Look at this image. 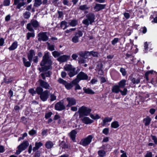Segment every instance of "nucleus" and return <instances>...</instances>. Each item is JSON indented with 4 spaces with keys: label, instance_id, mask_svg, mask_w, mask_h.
Wrapping results in <instances>:
<instances>
[{
    "label": "nucleus",
    "instance_id": "ea45409f",
    "mask_svg": "<svg viewBox=\"0 0 157 157\" xmlns=\"http://www.w3.org/2000/svg\"><path fill=\"white\" fill-rule=\"evenodd\" d=\"M41 4L42 2L41 0H35V2L34 4V6L37 7Z\"/></svg>",
    "mask_w": 157,
    "mask_h": 157
},
{
    "label": "nucleus",
    "instance_id": "473e14b6",
    "mask_svg": "<svg viewBox=\"0 0 157 157\" xmlns=\"http://www.w3.org/2000/svg\"><path fill=\"white\" fill-rule=\"evenodd\" d=\"M132 82L134 84H138L140 82V79L139 78H131Z\"/></svg>",
    "mask_w": 157,
    "mask_h": 157
},
{
    "label": "nucleus",
    "instance_id": "1a4fd4ad",
    "mask_svg": "<svg viewBox=\"0 0 157 157\" xmlns=\"http://www.w3.org/2000/svg\"><path fill=\"white\" fill-rule=\"evenodd\" d=\"M83 35L82 32L79 30L75 33V36L72 39V41L74 43H76L79 42V38L82 37Z\"/></svg>",
    "mask_w": 157,
    "mask_h": 157
},
{
    "label": "nucleus",
    "instance_id": "f8f14e48",
    "mask_svg": "<svg viewBox=\"0 0 157 157\" xmlns=\"http://www.w3.org/2000/svg\"><path fill=\"white\" fill-rule=\"evenodd\" d=\"M24 0H14V4L15 5L17 4V8L20 9L22 6L26 4Z\"/></svg>",
    "mask_w": 157,
    "mask_h": 157
},
{
    "label": "nucleus",
    "instance_id": "bf43d9fd",
    "mask_svg": "<svg viewBox=\"0 0 157 157\" xmlns=\"http://www.w3.org/2000/svg\"><path fill=\"white\" fill-rule=\"evenodd\" d=\"M10 0H5L4 2V5L5 6H8L10 5Z\"/></svg>",
    "mask_w": 157,
    "mask_h": 157
},
{
    "label": "nucleus",
    "instance_id": "c85d7f7f",
    "mask_svg": "<svg viewBox=\"0 0 157 157\" xmlns=\"http://www.w3.org/2000/svg\"><path fill=\"white\" fill-rule=\"evenodd\" d=\"M111 125L112 128H116L119 126V123L117 121H114L112 122Z\"/></svg>",
    "mask_w": 157,
    "mask_h": 157
},
{
    "label": "nucleus",
    "instance_id": "6ab92c4d",
    "mask_svg": "<svg viewBox=\"0 0 157 157\" xmlns=\"http://www.w3.org/2000/svg\"><path fill=\"white\" fill-rule=\"evenodd\" d=\"M105 6V4H96L95 6L94 7V9L96 11H98L100 10L104 9Z\"/></svg>",
    "mask_w": 157,
    "mask_h": 157
},
{
    "label": "nucleus",
    "instance_id": "0eeeda50",
    "mask_svg": "<svg viewBox=\"0 0 157 157\" xmlns=\"http://www.w3.org/2000/svg\"><path fill=\"white\" fill-rule=\"evenodd\" d=\"M93 138V137L92 135H89L86 137L82 139L81 140L80 144L84 146H86L91 143Z\"/></svg>",
    "mask_w": 157,
    "mask_h": 157
},
{
    "label": "nucleus",
    "instance_id": "c756f323",
    "mask_svg": "<svg viewBox=\"0 0 157 157\" xmlns=\"http://www.w3.org/2000/svg\"><path fill=\"white\" fill-rule=\"evenodd\" d=\"M126 81L124 79L121 80L118 83V86L120 88H124V87L126 84Z\"/></svg>",
    "mask_w": 157,
    "mask_h": 157
},
{
    "label": "nucleus",
    "instance_id": "f704fd0d",
    "mask_svg": "<svg viewBox=\"0 0 157 157\" xmlns=\"http://www.w3.org/2000/svg\"><path fill=\"white\" fill-rule=\"evenodd\" d=\"M78 24V21L75 20H73L69 23V25L72 27H75Z\"/></svg>",
    "mask_w": 157,
    "mask_h": 157
},
{
    "label": "nucleus",
    "instance_id": "39448f33",
    "mask_svg": "<svg viewBox=\"0 0 157 157\" xmlns=\"http://www.w3.org/2000/svg\"><path fill=\"white\" fill-rule=\"evenodd\" d=\"M29 145V143L27 141H24L22 143L18 146V149L16 151V154L17 155L20 154L22 151L25 150Z\"/></svg>",
    "mask_w": 157,
    "mask_h": 157
},
{
    "label": "nucleus",
    "instance_id": "13d9d810",
    "mask_svg": "<svg viewBox=\"0 0 157 157\" xmlns=\"http://www.w3.org/2000/svg\"><path fill=\"white\" fill-rule=\"evenodd\" d=\"M119 41V39L118 38H115L112 41V44L114 45L116 43H117Z\"/></svg>",
    "mask_w": 157,
    "mask_h": 157
},
{
    "label": "nucleus",
    "instance_id": "f03ea898",
    "mask_svg": "<svg viewBox=\"0 0 157 157\" xmlns=\"http://www.w3.org/2000/svg\"><path fill=\"white\" fill-rule=\"evenodd\" d=\"M91 112V109L83 105L79 108L78 112L79 117H81L83 116H88Z\"/></svg>",
    "mask_w": 157,
    "mask_h": 157
},
{
    "label": "nucleus",
    "instance_id": "2f4dec72",
    "mask_svg": "<svg viewBox=\"0 0 157 157\" xmlns=\"http://www.w3.org/2000/svg\"><path fill=\"white\" fill-rule=\"evenodd\" d=\"M23 61L24 65L27 67H29L31 65V63L30 62L26 61V59L25 58H23Z\"/></svg>",
    "mask_w": 157,
    "mask_h": 157
},
{
    "label": "nucleus",
    "instance_id": "b1692460",
    "mask_svg": "<svg viewBox=\"0 0 157 157\" xmlns=\"http://www.w3.org/2000/svg\"><path fill=\"white\" fill-rule=\"evenodd\" d=\"M18 43L16 41L13 42L9 48L10 50H13L16 49L17 47Z\"/></svg>",
    "mask_w": 157,
    "mask_h": 157
},
{
    "label": "nucleus",
    "instance_id": "a19ab883",
    "mask_svg": "<svg viewBox=\"0 0 157 157\" xmlns=\"http://www.w3.org/2000/svg\"><path fill=\"white\" fill-rule=\"evenodd\" d=\"M43 89L42 88L40 87H37L36 89V92L38 94L40 95V94L43 92Z\"/></svg>",
    "mask_w": 157,
    "mask_h": 157
},
{
    "label": "nucleus",
    "instance_id": "dca6fc26",
    "mask_svg": "<svg viewBox=\"0 0 157 157\" xmlns=\"http://www.w3.org/2000/svg\"><path fill=\"white\" fill-rule=\"evenodd\" d=\"M77 77L80 80H86L87 79L88 77L86 74L82 72H81L77 75Z\"/></svg>",
    "mask_w": 157,
    "mask_h": 157
},
{
    "label": "nucleus",
    "instance_id": "6e6d98bb",
    "mask_svg": "<svg viewBox=\"0 0 157 157\" xmlns=\"http://www.w3.org/2000/svg\"><path fill=\"white\" fill-rule=\"evenodd\" d=\"M97 66L98 68V69L99 70L101 69L102 67V63L100 61L98 63Z\"/></svg>",
    "mask_w": 157,
    "mask_h": 157
},
{
    "label": "nucleus",
    "instance_id": "0e129e2a",
    "mask_svg": "<svg viewBox=\"0 0 157 157\" xmlns=\"http://www.w3.org/2000/svg\"><path fill=\"white\" fill-rule=\"evenodd\" d=\"M52 114V113L51 112H49L47 113L45 115V117L46 118H48L50 117Z\"/></svg>",
    "mask_w": 157,
    "mask_h": 157
},
{
    "label": "nucleus",
    "instance_id": "7ed1b4c3",
    "mask_svg": "<svg viewBox=\"0 0 157 157\" xmlns=\"http://www.w3.org/2000/svg\"><path fill=\"white\" fill-rule=\"evenodd\" d=\"M64 69L68 72V74L70 77H72L77 74L75 71V68L71 64H66L64 66Z\"/></svg>",
    "mask_w": 157,
    "mask_h": 157
},
{
    "label": "nucleus",
    "instance_id": "de8ad7c7",
    "mask_svg": "<svg viewBox=\"0 0 157 157\" xmlns=\"http://www.w3.org/2000/svg\"><path fill=\"white\" fill-rule=\"evenodd\" d=\"M89 54L92 55L94 57H97L98 55V53L97 52L91 51L89 52Z\"/></svg>",
    "mask_w": 157,
    "mask_h": 157
},
{
    "label": "nucleus",
    "instance_id": "a211bd4d",
    "mask_svg": "<svg viewBox=\"0 0 157 157\" xmlns=\"http://www.w3.org/2000/svg\"><path fill=\"white\" fill-rule=\"evenodd\" d=\"M39 81L40 86L42 87L45 89H48L49 88L50 86L47 82H44L41 79L39 80Z\"/></svg>",
    "mask_w": 157,
    "mask_h": 157
},
{
    "label": "nucleus",
    "instance_id": "4c0bfd02",
    "mask_svg": "<svg viewBox=\"0 0 157 157\" xmlns=\"http://www.w3.org/2000/svg\"><path fill=\"white\" fill-rule=\"evenodd\" d=\"M62 54H63V53L61 52H58L57 51H54L52 52V55L55 58L59 56Z\"/></svg>",
    "mask_w": 157,
    "mask_h": 157
},
{
    "label": "nucleus",
    "instance_id": "e433bc0d",
    "mask_svg": "<svg viewBox=\"0 0 157 157\" xmlns=\"http://www.w3.org/2000/svg\"><path fill=\"white\" fill-rule=\"evenodd\" d=\"M99 155L101 157H103L105 155L106 152L104 150H100L98 151Z\"/></svg>",
    "mask_w": 157,
    "mask_h": 157
},
{
    "label": "nucleus",
    "instance_id": "79ce46f5",
    "mask_svg": "<svg viewBox=\"0 0 157 157\" xmlns=\"http://www.w3.org/2000/svg\"><path fill=\"white\" fill-rule=\"evenodd\" d=\"M35 35L34 32L29 33V32L27 33V39L29 40L30 37H34Z\"/></svg>",
    "mask_w": 157,
    "mask_h": 157
},
{
    "label": "nucleus",
    "instance_id": "ddd939ff",
    "mask_svg": "<svg viewBox=\"0 0 157 157\" xmlns=\"http://www.w3.org/2000/svg\"><path fill=\"white\" fill-rule=\"evenodd\" d=\"M70 58V56L63 55L57 58V60L59 62L63 63L66 61L67 60L69 59Z\"/></svg>",
    "mask_w": 157,
    "mask_h": 157
},
{
    "label": "nucleus",
    "instance_id": "052dcab7",
    "mask_svg": "<svg viewBox=\"0 0 157 157\" xmlns=\"http://www.w3.org/2000/svg\"><path fill=\"white\" fill-rule=\"evenodd\" d=\"M135 48V51H134L133 50H132V52L134 53H136L138 51V49L137 48V46L136 45H134L131 48V49H132V48Z\"/></svg>",
    "mask_w": 157,
    "mask_h": 157
},
{
    "label": "nucleus",
    "instance_id": "412c9836",
    "mask_svg": "<svg viewBox=\"0 0 157 157\" xmlns=\"http://www.w3.org/2000/svg\"><path fill=\"white\" fill-rule=\"evenodd\" d=\"M35 55V53L33 50H30L28 54V58L30 61L32 60L33 57Z\"/></svg>",
    "mask_w": 157,
    "mask_h": 157
},
{
    "label": "nucleus",
    "instance_id": "393cba45",
    "mask_svg": "<svg viewBox=\"0 0 157 157\" xmlns=\"http://www.w3.org/2000/svg\"><path fill=\"white\" fill-rule=\"evenodd\" d=\"M69 25V24H68V23L65 21H63L61 22L60 27L63 30L65 29L67 27H68Z\"/></svg>",
    "mask_w": 157,
    "mask_h": 157
},
{
    "label": "nucleus",
    "instance_id": "774afa93",
    "mask_svg": "<svg viewBox=\"0 0 157 157\" xmlns=\"http://www.w3.org/2000/svg\"><path fill=\"white\" fill-rule=\"evenodd\" d=\"M145 157H152V153L150 152H147L145 155Z\"/></svg>",
    "mask_w": 157,
    "mask_h": 157
},
{
    "label": "nucleus",
    "instance_id": "cd10ccee",
    "mask_svg": "<svg viewBox=\"0 0 157 157\" xmlns=\"http://www.w3.org/2000/svg\"><path fill=\"white\" fill-rule=\"evenodd\" d=\"M51 74V73L50 71H48L47 72L42 73L41 75L43 79H45V76L49 77L50 76Z\"/></svg>",
    "mask_w": 157,
    "mask_h": 157
},
{
    "label": "nucleus",
    "instance_id": "58836bf2",
    "mask_svg": "<svg viewBox=\"0 0 157 157\" xmlns=\"http://www.w3.org/2000/svg\"><path fill=\"white\" fill-rule=\"evenodd\" d=\"M153 72V70H151L147 72L145 74V77L147 81L149 80L148 76L150 74H152Z\"/></svg>",
    "mask_w": 157,
    "mask_h": 157
},
{
    "label": "nucleus",
    "instance_id": "864d4df0",
    "mask_svg": "<svg viewBox=\"0 0 157 157\" xmlns=\"http://www.w3.org/2000/svg\"><path fill=\"white\" fill-rule=\"evenodd\" d=\"M109 129L107 128H105L102 131V133L105 135H107L109 133Z\"/></svg>",
    "mask_w": 157,
    "mask_h": 157
},
{
    "label": "nucleus",
    "instance_id": "20e7f679",
    "mask_svg": "<svg viewBox=\"0 0 157 157\" xmlns=\"http://www.w3.org/2000/svg\"><path fill=\"white\" fill-rule=\"evenodd\" d=\"M86 18L82 21V23L84 25L88 26L94 21V14L90 13L86 15Z\"/></svg>",
    "mask_w": 157,
    "mask_h": 157
},
{
    "label": "nucleus",
    "instance_id": "4d7b16f0",
    "mask_svg": "<svg viewBox=\"0 0 157 157\" xmlns=\"http://www.w3.org/2000/svg\"><path fill=\"white\" fill-rule=\"evenodd\" d=\"M76 29L75 28H71L69 29H67L65 31V33H71L72 31H74L76 30Z\"/></svg>",
    "mask_w": 157,
    "mask_h": 157
},
{
    "label": "nucleus",
    "instance_id": "680f3d73",
    "mask_svg": "<svg viewBox=\"0 0 157 157\" xmlns=\"http://www.w3.org/2000/svg\"><path fill=\"white\" fill-rule=\"evenodd\" d=\"M48 49L51 51H53L54 50H55L54 45H51L48 47Z\"/></svg>",
    "mask_w": 157,
    "mask_h": 157
},
{
    "label": "nucleus",
    "instance_id": "72a5a7b5",
    "mask_svg": "<svg viewBox=\"0 0 157 157\" xmlns=\"http://www.w3.org/2000/svg\"><path fill=\"white\" fill-rule=\"evenodd\" d=\"M112 119V117H105L103 121V125H104L105 124L108 122H110Z\"/></svg>",
    "mask_w": 157,
    "mask_h": 157
},
{
    "label": "nucleus",
    "instance_id": "6e6552de",
    "mask_svg": "<svg viewBox=\"0 0 157 157\" xmlns=\"http://www.w3.org/2000/svg\"><path fill=\"white\" fill-rule=\"evenodd\" d=\"M58 82L60 84L63 85L65 88L67 90L71 89L73 87V85H72L71 82V83H68L66 81L64 80L61 78L58 79Z\"/></svg>",
    "mask_w": 157,
    "mask_h": 157
},
{
    "label": "nucleus",
    "instance_id": "69168bd1",
    "mask_svg": "<svg viewBox=\"0 0 157 157\" xmlns=\"http://www.w3.org/2000/svg\"><path fill=\"white\" fill-rule=\"evenodd\" d=\"M124 15L125 17L127 19H128L130 17V15L129 14L127 13H124Z\"/></svg>",
    "mask_w": 157,
    "mask_h": 157
},
{
    "label": "nucleus",
    "instance_id": "a878e982",
    "mask_svg": "<svg viewBox=\"0 0 157 157\" xmlns=\"http://www.w3.org/2000/svg\"><path fill=\"white\" fill-rule=\"evenodd\" d=\"M83 90L84 93L87 94H94V92L92 90L89 88L84 87Z\"/></svg>",
    "mask_w": 157,
    "mask_h": 157
},
{
    "label": "nucleus",
    "instance_id": "bb28decb",
    "mask_svg": "<svg viewBox=\"0 0 157 157\" xmlns=\"http://www.w3.org/2000/svg\"><path fill=\"white\" fill-rule=\"evenodd\" d=\"M77 134V132L75 130L72 131L70 133V136L73 140H74L75 139L76 135Z\"/></svg>",
    "mask_w": 157,
    "mask_h": 157
},
{
    "label": "nucleus",
    "instance_id": "9b49d317",
    "mask_svg": "<svg viewBox=\"0 0 157 157\" xmlns=\"http://www.w3.org/2000/svg\"><path fill=\"white\" fill-rule=\"evenodd\" d=\"M66 100L68 102L67 105V107H70L76 104L77 101L76 99L72 97H67L66 98Z\"/></svg>",
    "mask_w": 157,
    "mask_h": 157
},
{
    "label": "nucleus",
    "instance_id": "e2e57ef3",
    "mask_svg": "<svg viewBox=\"0 0 157 157\" xmlns=\"http://www.w3.org/2000/svg\"><path fill=\"white\" fill-rule=\"evenodd\" d=\"M148 46V44H147V42H145L144 44V48L145 52H146L147 50Z\"/></svg>",
    "mask_w": 157,
    "mask_h": 157
},
{
    "label": "nucleus",
    "instance_id": "9d476101",
    "mask_svg": "<svg viewBox=\"0 0 157 157\" xmlns=\"http://www.w3.org/2000/svg\"><path fill=\"white\" fill-rule=\"evenodd\" d=\"M38 40L39 41H46L48 40V37L47 35V32H40L38 34Z\"/></svg>",
    "mask_w": 157,
    "mask_h": 157
},
{
    "label": "nucleus",
    "instance_id": "c03bdc74",
    "mask_svg": "<svg viewBox=\"0 0 157 157\" xmlns=\"http://www.w3.org/2000/svg\"><path fill=\"white\" fill-rule=\"evenodd\" d=\"M80 80L79 79V78H78L77 77V78L73 80L71 82V83L73 86L75 85L78 84V83L79 82Z\"/></svg>",
    "mask_w": 157,
    "mask_h": 157
},
{
    "label": "nucleus",
    "instance_id": "aec40b11",
    "mask_svg": "<svg viewBox=\"0 0 157 157\" xmlns=\"http://www.w3.org/2000/svg\"><path fill=\"white\" fill-rule=\"evenodd\" d=\"M43 145V144L41 142H36L35 144V146L33 147V151H35L38 150Z\"/></svg>",
    "mask_w": 157,
    "mask_h": 157
},
{
    "label": "nucleus",
    "instance_id": "f3484780",
    "mask_svg": "<svg viewBox=\"0 0 157 157\" xmlns=\"http://www.w3.org/2000/svg\"><path fill=\"white\" fill-rule=\"evenodd\" d=\"M82 122L85 124H88L92 123L94 121L88 117H84L82 119Z\"/></svg>",
    "mask_w": 157,
    "mask_h": 157
},
{
    "label": "nucleus",
    "instance_id": "37998d69",
    "mask_svg": "<svg viewBox=\"0 0 157 157\" xmlns=\"http://www.w3.org/2000/svg\"><path fill=\"white\" fill-rule=\"evenodd\" d=\"M79 9L82 10H84L88 9L89 7H88L87 5H84L80 6L79 7Z\"/></svg>",
    "mask_w": 157,
    "mask_h": 157
},
{
    "label": "nucleus",
    "instance_id": "338daca9",
    "mask_svg": "<svg viewBox=\"0 0 157 157\" xmlns=\"http://www.w3.org/2000/svg\"><path fill=\"white\" fill-rule=\"evenodd\" d=\"M152 139L153 140L155 144H157V138L155 136H151Z\"/></svg>",
    "mask_w": 157,
    "mask_h": 157
},
{
    "label": "nucleus",
    "instance_id": "49530a36",
    "mask_svg": "<svg viewBox=\"0 0 157 157\" xmlns=\"http://www.w3.org/2000/svg\"><path fill=\"white\" fill-rule=\"evenodd\" d=\"M154 15L152 17L153 18H154V21L155 23H157V12L155 11L154 12Z\"/></svg>",
    "mask_w": 157,
    "mask_h": 157
},
{
    "label": "nucleus",
    "instance_id": "09e8293b",
    "mask_svg": "<svg viewBox=\"0 0 157 157\" xmlns=\"http://www.w3.org/2000/svg\"><path fill=\"white\" fill-rule=\"evenodd\" d=\"M127 90L126 88H124L123 90H120V92L123 95H125L127 94Z\"/></svg>",
    "mask_w": 157,
    "mask_h": 157
},
{
    "label": "nucleus",
    "instance_id": "603ef678",
    "mask_svg": "<svg viewBox=\"0 0 157 157\" xmlns=\"http://www.w3.org/2000/svg\"><path fill=\"white\" fill-rule=\"evenodd\" d=\"M120 71L123 76H125L126 75V72L124 68L122 67L121 68Z\"/></svg>",
    "mask_w": 157,
    "mask_h": 157
},
{
    "label": "nucleus",
    "instance_id": "423d86ee",
    "mask_svg": "<svg viewBox=\"0 0 157 157\" xmlns=\"http://www.w3.org/2000/svg\"><path fill=\"white\" fill-rule=\"evenodd\" d=\"M39 23L36 20L32 19L31 20L30 22L27 24L26 28L29 31L33 32L34 29L33 27L37 28L39 26Z\"/></svg>",
    "mask_w": 157,
    "mask_h": 157
},
{
    "label": "nucleus",
    "instance_id": "4be33fe9",
    "mask_svg": "<svg viewBox=\"0 0 157 157\" xmlns=\"http://www.w3.org/2000/svg\"><path fill=\"white\" fill-rule=\"evenodd\" d=\"M120 88V87L118 85H114L113 86L112 89V92L116 94L118 93L119 92H120V91L121 90Z\"/></svg>",
    "mask_w": 157,
    "mask_h": 157
},
{
    "label": "nucleus",
    "instance_id": "a18cd8bd",
    "mask_svg": "<svg viewBox=\"0 0 157 157\" xmlns=\"http://www.w3.org/2000/svg\"><path fill=\"white\" fill-rule=\"evenodd\" d=\"M23 15L25 18L28 19L30 17V13L29 12L26 11L24 13Z\"/></svg>",
    "mask_w": 157,
    "mask_h": 157
},
{
    "label": "nucleus",
    "instance_id": "c9c22d12",
    "mask_svg": "<svg viewBox=\"0 0 157 157\" xmlns=\"http://www.w3.org/2000/svg\"><path fill=\"white\" fill-rule=\"evenodd\" d=\"M90 117L93 119L96 120L100 118V116L98 114H90Z\"/></svg>",
    "mask_w": 157,
    "mask_h": 157
},
{
    "label": "nucleus",
    "instance_id": "5701e85b",
    "mask_svg": "<svg viewBox=\"0 0 157 157\" xmlns=\"http://www.w3.org/2000/svg\"><path fill=\"white\" fill-rule=\"evenodd\" d=\"M45 145L46 148L50 149L53 147L54 144L52 142L48 140L45 143Z\"/></svg>",
    "mask_w": 157,
    "mask_h": 157
},
{
    "label": "nucleus",
    "instance_id": "4468645a",
    "mask_svg": "<svg viewBox=\"0 0 157 157\" xmlns=\"http://www.w3.org/2000/svg\"><path fill=\"white\" fill-rule=\"evenodd\" d=\"M48 97V92L47 90H45L40 95L41 99L44 101L47 100Z\"/></svg>",
    "mask_w": 157,
    "mask_h": 157
},
{
    "label": "nucleus",
    "instance_id": "8fccbe9b",
    "mask_svg": "<svg viewBox=\"0 0 157 157\" xmlns=\"http://www.w3.org/2000/svg\"><path fill=\"white\" fill-rule=\"evenodd\" d=\"M78 63H79L82 64V63H85L86 62V60H85V59L84 58H81L79 59L78 60Z\"/></svg>",
    "mask_w": 157,
    "mask_h": 157
},
{
    "label": "nucleus",
    "instance_id": "3c124183",
    "mask_svg": "<svg viewBox=\"0 0 157 157\" xmlns=\"http://www.w3.org/2000/svg\"><path fill=\"white\" fill-rule=\"evenodd\" d=\"M36 133V131L34 129H32L29 132V134L30 136H33Z\"/></svg>",
    "mask_w": 157,
    "mask_h": 157
},
{
    "label": "nucleus",
    "instance_id": "f257e3e1",
    "mask_svg": "<svg viewBox=\"0 0 157 157\" xmlns=\"http://www.w3.org/2000/svg\"><path fill=\"white\" fill-rule=\"evenodd\" d=\"M52 62L49 56L48 52H46L43 57V59L40 63V65L43 66L39 69L41 71H45L50 69Z\"/></svg>",
    "mask_w": 157,
    "mask_h": 157
},
{
    "label": "nucleus",
    "instance_id": "5fc2aeb1",
    "mask_svg": "<svg viewBox=\"0 0 157 157\" xmlns=\"http://www.w3.org/2000/svg\"><path fill=\"white\" fill-rule=\"evenodd\" d=\"M56 96L54 94H51L50 95V100L51 101H54L56 100Z\"/></svg>",
    "mask_w": 157,
    "mask_h": 157
},
{
    "label": "nucleus",
    "instance_id": "2eb2a0df",
    "mask_svg": "<svg viewBox=\"0 0 157 157\" xmlns=\"http://www.w3.org/2000/svg\"><path fill=\"white\" fill-rule=\"evenodd\" d=\"M55 109L58 110H61L65 108V106L63 105V103L58 102L55 104Z\"/></svg>",
    "mask_w": 157,
    "mask_h": 157
},
{
    "label": "nucleus",
    "instance_id": "7c9ffc66",
    "mask_svg": "<svg viewBox=\"0 0 157 157\" xmlns=\"http://www.w3.org/2000/svg\"><path fill=\"white\" fill-rule=\"evenodd\" d=\"M151 121V118L149 117H147L144 120V122L145 123L146 126L149 125Z\"/></svg>",
    "mask_w": 157,
    "mask_h": 157
}]
</instances>
